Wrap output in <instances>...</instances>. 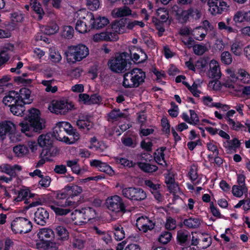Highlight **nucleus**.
<instances>
[{
  "instance_id": "14",
  "label": "nucleus",
  "mask_w": 250,
  "mask_h": 250,
  "mask_svg": "<svg viewBox=\"0 0 250 250\" xmlns=\"http://www.w3.org/2000/svg\"><path fill=\"white\" fill-rule=\"evenodd\" d=\"M15 130V125L11 121H5L0 123V139L5 138L6 134L13 133Z\"/></svg>"
},
{
  "instance_id": "48",
  "label": "nucleus",
  "mask_w": 250,
  "mask_h": 250,
  "mask_svg": "<svg viewBox=\"0 0 250 250\" xmlns=\"http://www.w3.org/2000/svg\"><path fill=\"white\" fill-rule=\"evenodd\" d=\"M161 126L163 132L165 134L169 135L170 125L167 118L163 117L161 119Z\"/></svg>"
},
{
  "instance_id": "57",
  "label": "nucleus",
  "mask_w": 250,
  "mask_h": 250,
  "mask_svg": "<svg viewBox=\"0 0 250 250\" xmlns=\"http://www.w3.org/2000/svg\"><path fill=\"white\" fill-rule=\"evenodd\" d=\"M140 52L141 53V55L142 56V58L140 59V56L139 54L137 53H134L133 54V58L132 60L134 62L140 63L144 62L145 60H146L147 58L146 55L143 51L142 50H140Z\"/></svg>"
},
{
  "instance_id": "55",
  "label": "nucleus",
  "mask_w": 250,
  "mask_h": 250,
  "mask_svg": "<svg viewBox=\"0 0 250 250\" xmlns=\"http://www.w3.org/2000/svg\"><path fill=\"white\" fill-rule=\"evenodd\" d=\"M86 5L88 8L92 11H95L100 6V2L99 0H86Z\"/></svg>"
},
{
  "instance_id": "29",
  "label": "nucleus",
  "mask_w": 250,
  "mask_h": 250,
  "mask_svg": "<svg viewBox=\"0 0 250 250\" xmlns=\"http://www.w3.org/2000/svg\"><path fill=\"white\" fill-rule=\"evenodd\" d=\"M190 118L186 114L183 113V119L186 122L191 125H197L199 122V119L197 114L195 113L194 110H190Z\"/></svg>"
},
{
  "instance_id": "2",
  "label": "nucleus",
  "mask_w": 250,
  "mask_h": 250,
  "mask_svg": "<svg viewBox=\"0 0 250 250\" xmlns=\"http://www.w3.org/2000/svg\"><path fill=\"white\" fill-rule=\"evenodd\" d=\"M40 111L37 109L33 108L29 110V114L26 121L20 123L19 125L21 127V131L26 133L27 136H30L28 133L30 130L40 133L45 127L44 120L41 119Z\"/></svg>"
},
{
  "instance_id": "40",
  "label": "nucleus",
  "mask_w": 250,
  "mask_h": 250,
  "mask_svg": "<svg viewBox=\"0 0 250 250\" xmlns=\"http://www.w3.org/2000/svg\"><path fill=\"white\" fill-rule=\"evenodd\" d=\"M75 29L81 33H85L89 31L84 23L82 17L77 21L75 25Z\"/></svg>"
},
{
  "instance_id": "6",
  "label": "nucleus",
  "mask_w": 250,
  "mask_h": 250,
  "mask_svg": "<svg viewBox=\"0 0 250 250\" xmlns=\"http://www.w3.org/2000/svg\"><path fill=\"white\" fill-rule=\"evenodd\" d=\"M122 195L126 198L132 201H141L146 199V192L140 188L122 187Z\"/></svg>"
},
{
  "instance_id": "64",
  "label": "nucleus",
  "mask_w": 250,
  "mask_h": 250,
  "mask_svg": "<svg viewBox=\"0 0 250 250\" xmlns=\"http://www.w3.org/2000/svg\"><path fill=\"white\" fill-rule=\"evenodd\" d=\"M41 178V180L39 181V184L43 188H47L49 187L51 182V178L48 176H46L43 177L42 176Z\"/></svg>"
},
{
  "instance_id": "26",
  "label": "nucleus",
  "mask_w": 250,
  "mask_h": 250,
  "mask_svg": "<svg viewBox=\"0 0 250 250\" xmlns=\"http://www.w3.org/2000/svg\"><path fill=\"white\" fill-rule=\"evenodd\" d=\"M19 170H21V168L18 165L12 167L9 165H4L3 166L0 167V171L2 172L5 173L11 177H15L16 176L15 169Z\"/></svg>"
},
{
  "instance_id": "63",
  "label": "nucleus",
  "mask_w": 250,
  "mask_h": 250,
  "mask_svg": "<svg viewBox=\"0 0 250 250\" xmlns=\"http://www.w3.org/2000/svg\"><path fill=\"white\" fill-rule=\"evenodd\" d=\"M188 17L190 16L195 20H198L200 18L201 14L197 9L190 8L187 10Z\"/></svg>"
},
{
  "instance_id": "10",
  "label": "nucleus",
  "mask_w": 250,
  "mask_h": 250,
  "mask_svg": "<svg viewBox=\"0 0 250 250\" xmlns=\"http://www.w3.org/2000/svg\"><path fill=\"white\" fill-rule=\"evenodd\" d=\"M74 106L72 103H68L64 101H53L48 107L49 110L56 114L64 115Z\"/></svg>"
},
{
  "instance_id": "9",
  "label": "nucleus",
  "mask_w": 250,
  "mask_h": 250,
  "mask_svg": "<svg viewBox=\"0 0 250 250\" xmlns=\"http://www.w3.org/2000/svg\"><path fill=\"white\" fill-rule=\"evenodd\" d=\"M106 205L107 208L112 212L118 213L126 211L123 199L118 195L108 197L106 200Z\"/></svg>"
},
{
  "instance_id": "17",
  "label": "nucleus",
  "mask_w": 250,
  "mask_h": 250,
  "mask_svg": "<svg viewBox=\"0 0 250 250\" xmlns=\"http://www.w3.org/2000/svg\"><path fill=\"white\" fill-rule=\"evenodd\" d=\"M18 102L20 103L18 92L14 90L7 92L2 99V103L8 106H11Z\"/></svg>"
},
{
  "instance_id": "51",
  "label": "nucleus",
  "mask_w": 250,
  "mask_h": 250,
  "mask_svg": "<svg viewBox=\"0 0 250 250\" xmlns=\"http://www.w3.org/2000/svg\"><path fill=\"white\" fill-rule=\"evenodd\" d=\"M115 160L117 163L121 164L124 167H133L135 165V163H133L132 161H130L128 160L123 158L116 157L115 158Z\"/></svg>"
},
{
  "instance_id": "33",
  "label": "nucleus",
  "mask_w": 250,
  "mask_h": 250,
  "mask_svg": "<svg viewBox=\"0 0 250 250\" xmlns=\"http://www.w3.org/2000/svg\"><path fill=\"white\" fill-rule=\"evenodd\" d=\"M84 23L86 25L89 30L94 29V16L91 12H88L82 17Z\"/></svg>"
},
{
  "instance_id": "32",
  "label": "nucleus",
  "mask_w": 250,
  "mask_h": 250,
  "mask_svg": "<svg viewBox=\"0 0 250 250\" xmlns=\"http://www.w3.org/2000/svg\"><path fill=\"white\" fill-rule=\"evenodd\" d=\"M137 164L139 167L145 172L151 173L155 172L158 169V167L155 165L147 163L138 162Z\"/></svg>"
},
{
  "instance_id": "62",
  "label": "nucleus",
  "mask_w": 250,
  "mask_h": 250,
  "mask_svg": "<svg viewBox=\"0 0 250 250\" xmlns=\"http://www.w3.org/2000/svg\"><path fill=\"white\" fill-rule=\"evenodd\" d=\"M108 116L111 119L116 120L119 118L124 117L125 114L121 112L119 109H114L109 113Z\"/></svg>"
},
{
  "instance_id": "47",
  "label": "nucleus",
  "mask_w": 250,
  "mask_h": 250,
  "mask_svg": "<svg viewBox=\"0 0 250 250\" xmlns=\"http://www.w3.org/2000/svg\"><path fill=\"white\" fill-rule=\"evenodd\" d=\"M248 192V188L246 190H243V187H240V186L234 185L232 187V192L234 196L238 197H241L244 193Z\"/></svg>"
},
{
  "instance_id": "15",
  "label": "nucleus",
  "mask_w": 250,
  "mask_h": 250,
  "mask_svg": "<svg viewBox=\"0 0 250 250\" xmlns=\"http://www.w3.org/2000/svg\"><path fill=\"white\" fill-rule=\"evenodd\" d=\"M34 221L38 225L44 226L49 219L48 212L42 208H38L35 212Z\"/></svg>"
},
{
  "instance_id": "31",
  "label": "nucleus",
  "mask_w": 250,
  "mask_h": 250,
  "mask_svg": "<svg viewBox=\"0 0 250 250\" xmlns=\"http://www.w3.org/2000/svg\"><path fill=\"white\" fill-rule=\"evenodd\" d=\"M65 190L69 193V197L77 196L81 193L83 189L81 187L76 185L65 186Z\"/></svg>"
},
{
  "instance_id": "44",
  "label": "nucleus",
  "mask_w": 250,
  "mask_h": 250,
  "mask_svg": "<svg viewBox=\"0 0 250 250\" xmlns=\"http://www.w3.org/2000/svg\"><path fill=\"white\" fill-rule=\"evenodd\" d=\"M32 8L34 11L39 15L38 19L42 20L43 15L44 14V12L43 9L41 7V5L39 2H38L36 0H34L33 2Z\"/></svg>"
},
{
  "instance_id": "34",
  "label": "nucleus",
  "mask_w": 250,
  "mask_h": 250,
  "mask_svg": "<svg viewBox=\"0 0 250 250\" xmlns=\"http://www.w3.org/2000/svg\"><path fill=\"white\" fill-rule=\"evenodd\" d=\"M190 238L191 235L187 231L180 230L177 232V239L181 244L185 243H188V240Z\"/></svg>"
},
{
  "instance_id": "11",
  "label": "nucleus",
  "mask_w": 250,
  "mask_h": 250,
  "mask_svg": "<svg viewBox=\"0 0 250 250\" xmlns=\"http://www.w3.org/2000/svg\"><path fill=\"white\" fill-rule=\"evenodd\" d=\"M208 4L209 6L208 10L213 15L227 11L229 7L228 3L222 0H208Z\"/></svg>"
},
{
  "instance_id": "7",
  "label": "nucleus",
  "mask_w": 250,
  "mask_h": 250,
  "mask_svg": "<svg viewBox=\"0 0 250 250\" xmlns=\"http://www.w3.org/2000/svg\"><path fill=\"white\" fill-rule=\"evenodd\" d=\"M11 228L15 233H26L31 230L32 225L31 222L27 219L18 217L12 222Z\"/></svg>"
},
{
  "instance_id": "30",
  "label": "nucleus",
  "mask_w": 250,
  "mask_h": 250,
  "mask_svg": "<svg viewBox=\"0 0 250 250\" xmlns=\"http://www.w3.org/2000/svg\"><path fill=\"white\" fill-rule=\"evenodd\" d=\"M207 34V31H204V28L202 26H198L192 30L191 33L194 39L198 41H202Z\"/></svg>"
},
{
  "instance_id": "19",
  "label": "nucleus",
  "mask_w": 250,
  "mask_h": 250,
  "mask_svg": "<svg viewBox=\"0 0 250 250\" xmlns=\"http://www.w3.org/2000/svg\"><path fill=\"white\" fill-rule=\"evenodd\" d=\"M90 165L99 168L101 171L105 172L109 175H112L114 171L110 166L105 163H103L101 161L94 160L90 162Z\"/></svg>"
},
{
  "instance_id": "60",
  "label": "nucleus",
  "mask_w": 250,
  "mask_h": 250,
  "mask_svg": "<svg viewBox=\"0 0 250 250\" xmlns=\"http://www.w3.org/2000/svg\"><path fill=\"white\" fill-rule=\"evenodd\" d=\"M126 27L128 30H132L136 26H139L141 27H143L145 26V23L142 21H130L129 20L127 21Z\"/></svg>"
},
{
  "instance_id": "24",
  "label": "nucleus",
  "mask_w": 250,
  "mask_h": 250,
  "mask_svg": "<svg viewBox=\"0 0 250 250\" xmlns=\"http://www.w3.org/2000/svg\"><path fill=\"white\" fill-rule=\"evenodd\" d=\"M54 235L52 229L46 228L40 229L38 233V237L41 241L52 240L54 237Z\"/></svg>"
},
{
  "instance_id": "23",
  "label": "nucleus",
  "mask_w": 250,
  "mask_h": 250,
  "mask_svg": "<svg viewBox=\"0 0 250 250\" xmlns=\"http://www.w3.org/2000/svg\"><path fill=\"white\" fill-rule=\"evenodd\" d=\"M53 139L50 134H42L38 139L39 145L42 147H50L53 146Z\"/></svg>"
},
{
  "instance_id": "25",
  "label": "nucleus",
  "mask_w": 250,
  "mask_h": 250,
  "mask_svg": "<svg viewBox=\"0 0 250 250\" xmlns=\"http://www.w3.org/2000/svg\"><path fill=\"white\" fill-rule=\"evenodd\" d=\"M57 149L54 146L43 147L40 154V158H45L48 160L49 158L56 156Z\"/></svg>"
},
{
  "instance_id": "35",
  "label": "nucleus",
  "mask_w": 250,
  "mask_h": 250,
  "mask_svg": "<svg viewBox=\"0 0 250 250\" xmlns=\"http://www.w3.org/2000/svg\"><path fill=\"white\" fill-rule=\"evenodd\" d=\"M114 236L116 240L121 241L125 237V232L123 227L120 225L113 226Z\"/></svg>"
},
{
  "instance_id": "50",
  "label": "nucleus",
  "mask_w": 250,
  "mask_h": 250,
  "mask_svg": "<svg viewBox=\"0 0 250 250\" xmlns=\"http://www.w3.org/2000/svg\"><path fill=\"white\" fill-rule=\"evenodd\" d=\"M209 61V58L208 57L202 58L196 62L195 67L199 69H203L207 65Z\"/></svg>"
},
{
  "instance_id": "36",
  "label": "nucleus",
  "mask_w": 250,
  "mask_h": 250,
  "mask_svg": "<svg viewBox=\"0 0 250 250\" xmlns=\"http://www.w3.org/2000/svg\"><path fill=\"white\" fill-rule=\"evenodd\" d=\"M13 151L18 157H22L28 152V149L25 145H19L13 147Z\"/></svg>"
},
{
  "instance_id": "54",
  "label": "nucleus",
  "mask_w": 250,
  "mask_h": 250,
  "mask_svg": "<svg viewBox=\"0 0 250 250\" xmlns=\"http://www.w3.org/2000/svg\"><path fill=\"white\" fill-rule=\"evenodd\" d=\"M157 15L161 20L162 22L166 21L168 18V12L165 8H159L157 11Z\"/></svg>"
},
{
  "instance_id": "27",
  "label": "nucleus",
  "mask_w": 250,
  "mask_h": 250,
  "mask_svg": "<svg viewBox=\"0 0 250 250\" xmlns=\"http://www.w3.org/2000/svg\"><path fill=\"white\" fill-rule=\"evenodd\" d=\"M94 29H95L103 28L109 23V21L106 17L101 16L94 17Z\"/></svg>"
},
{
  "instance_id": "37",
  "label": "nucleus",
  "mask_w": 250,
  "mask_h": 250,
  "mask_svg": "<svg viewBox=\"0 0 250 250\" xmlns=\"http://www.w3.org/2000/svg\"><path fill=\"white\" fill-rule=\"evenodd\" d=\"M243 45L238 41L234 42L231 45L230 50L236 56H240L243 53Z\"/></svg>"
},
{
  "instance_id": "4",
  "label": "nucleus",
  "mask_w": 250,
  "mask_h": 250,
  "mask_svg": "<svg viewBox=\"0 0 250 250\" xmlns=\"http://www.w3.org/2000/svg\"><path fill=\"white\" fill-rule=\"evenodd\" d=\"M130 57L126 52H123L115 56L108 61V64L111 70L115 73H122L130 67Z\"/></svg>"
},
{
  "instance_id": "16",
  "label": "nucleus",
  "mask_w": 250,
  "mask_h": 250,
  "mask_svg": "<svg viewBox=\"0 0 250 250\" xmlns=\"http://www.w3.org/2000/svg\"><path fill=\"white\" fill-rule=\"evenodd\" d=\"M65 133L58 123L53 128V135L57 140L63 141L67 144H73V142H70V139L65 136Z\"/></svg>"
},
{
  "instance_id": "42",
  "label": "nucleus",
  "mask_w": 250,
  "mask_h": 250,
  "mask_svg": "<svg viewBox=\"0 0 250 250\" xmlns=\"http://www.w3.org/2000/svg\"><path fill=\"white\" fill-rule=\"evenodd\" d=\"M221 60L224 64L229 65L233 61L232 55L229 51H224L221 55Z\"/></svg>"
},
{
  "instance_id": "8",
  "label": "nucleus",
  "mask_w": 250,
  "mask_h": 250,
  "mask_svg": "<svg viewBox=\"0 0 250 250\" xmlns=\"http://www.w3.org/2000/svg\"><path fill=\"white\" fill-rule=\"evenodd\" d=\"M75 219L80 225L85 224L96 216L95 210L91 207H85L82 209L75 210Z\"/></svg>"
},
{
  "instance_id": "13",
  "label": "nucleus",
  "mask_w": 250,
  "mask_h": 250,
  "mask_svg": "<svg viewBox=\"0 0 250 250\" xmlns=\"http://www.w3.org/2000/svg\"><path fill=\"white\" fill-rule=\"evenodd\" d=\"M75 205V203L74 202L71 201L67 199L64 203H60L58 202L57 205H50L49 206L55 212L56 215H64L68 213L70 211V210L69 209H63L59 207H74Z\"/></svg>"
},
{
  "instance_id": "56",
  "label": "nucleus",
  "mask_w": 250,
  "mask_h": 250,
  "mask_svg": "<svg viewBox=\"0 0 250 250\" xmlns=\"http://www.w3.org/2000/svg\"><path fill=\"white\" fill-rule=\"evenodd\" d=\"M171 237V233L166 231L161 234L158 240L160 243L166 244L170 240Z\"/></svg>"
},
{
  "instance_id": "41",
  "label": "nucleus",
  "mask_w": 250,
  "mask_h": 250,
  "mask_svg": "<svg viewBox=\"0 0 250 250\" xmlns=\"http://www.w3.org/2000/svg\"><path fill=\"white\" fill-rule=\"evenodd\" d=\"M59 29V26L55 22L50 23L47 25L44 29V32L47 35H53L57 33Z\"/></svg>"
},
{
  "instance_id": "12",
  "label": "nucleus",
  "mask_w": 250,
  "mask_h": 250,
  "mask_svg": "<svg viewBox=\"0 0 250 250\" xmlns=\"http://www.w3.org/2000/svg\"><path fill=\"white\" fill-rule=\"evenodd\" d=\"M90 116L88 115H81L76 122L78 128L84 133H87L93 127L94 124L90 121Z\"/></svg>"
},
{
  "instance_id": "49",
  "label": "nucleus",
  "mask_w": 250,
  "mask_h": 250,
  "mask_svg": "<svg viewBox=\"0 0 250 250\" xmlns=\"http://www.w3.org/2000/svg\"><path fill=\"white\" fill-rule=\"evenodd\" d=\"M73 28L70 26H65L63 27L62 32V36L65 38L70 39L73 36Z\"/></svg>"
},
{
  "instance_id": "61",
  "label": "nucleus",
  "mask_w": 250,
  "mask_h": 250,
  "mask_svg": "<svg viewBox=\"0 0 250 250\" xmlns=\"http://www.w3.org/2000/svg\"><path fill=\"white\" fill-rule=\"evenodd\" d=\"M56 230L57 235L61 239L66 238L68 237L67 230L64 227L62 226L58 227L56 228Z\"/></svg>"
},
{
  "instance_id": "1",
  "label": "nucleus",
  "mask_w": 250,
  "mask_h": 250,
  "mask_svg": "<svg viewBox=\"0 0 250 250\" xmlns=\"http://www.w3.org/2000/svg\"><path fill=\"white\" fill-rule=\"evenodd\" d=\"M129 19H122L115 21L111 24L112 31L106 30L105 32L96 34L93 36V40L98 42L101 41L114 42L118 40V34H122L126 32L127 22Z\"/></svg>"
},
{
  "instance_id": "18",
  "label": "nucleus",
  "mask_w": 250,
  "mask_h": 250,
  "mask_svg": "<svg viewBox=\"0 0 250 250\" xmlns=\"http://www.w3.org/2000/svg\"><path fill=\"white\" fill-rule=\"evenodd\" d=\"M210 70L208 72V76L215 80H218L221 76L219 65L217 61L212 60L209 63Z\"/></svg>"
},
{
  "instance_id": "28",
  "label": "nucleus",
  "mask_w": 250,
  "mask_h": 250,
  "mask_svg": "<svg viewBox=\"0 0 250 250\" xmlns=\"http://www.w3.org/2000/svg\"><path fill=\"white\" fill-rule=\"evenodd\" d=\"M24 104L22 103H18L10 107V111L13 114L18 116H22L23 114V112L25 110V108L24 107Z\"/></svg>"
},
{
  "instance_id": "38",
  "label": "nucleus",
  "mask_w": 250,
  "mask_h": 250,
  "mask_svg": "<svg viewBox=\"0 0 250 250\" xmlns=\"http://www.w3.org/2000/svg\"><path fill=\"white\" fill-rule=\"evenodd\" d=\"M183 223L188 228L192 229L198 228L201 225L200 220L198 218H189L185 219Z\"/></svg>"
},
{
  "instance_id": "20",
  "label": "nucleus",
  "mask_w": 250,
  "mask_h": 250,
  "mask_svg": "<svg viewBox=\"0 0 250 250\" xmlns=\"http://www.w3.org/2000/svg\"><path fill=\"white\" fill-rule=\"evenodd\" d=\"M111 14L114 18L127 17L131 15V10L129 7L124 6L114 9L112 11Z\"/></svg>"
},
{
  "instance_id": "5",
  "label": "nucleus",
  "mask_w": 250,
  "mask_h": 250,
  "mask_svg": "<svg viewBox=\"0 0 250 250\" xmlns=\"http://www.w3.org/2000/svg\"><path fill=\"white\" fill-rule=\"evenodd\" d=\"M65 54L68 62L75 63L86 58L89 54V49L85 45L82 44L72 45L68 47Z\"/></svg>"
},
{
  "instance_id": "3",
  "label": "nucleus",
  "mask_w": 250,
  "mask_h": 250,
  "mask_svg": "<svg viewBox=\"0 0 250 250\" xmlns=\"http://www.w3.org/2000/svg\"><path fill=\"white\" fill-rule=\"evenodd\" d=\"M146 78V73L140 68H134L124 75L123 85L126 88H136L141 85Z\"/></svg>"
},
{
  "instance_id": "22",
  "label": "nucleus",
  "mask_w": 250,
  "mask_h": 250,
  "mask_svg": "<svg viewBox=\"0 0 250 250\" xmlns=\"http://www.w3.org/2000/svg\"><path fill=\"white\" fill-rule=\"evenodd\" d=\"M173 10L176 12V19L181 23H186L189 17L187 10L179 9L176 5L173 6Z\"/></svg>"
},
{
  "instance_id": "45",
  "label": "nucleus",
  "mask_w": 250,
  "mask_h": 250,
  "mask_svg": "<svg viewBox=\"0 0 250 250\" xmlns=\"http://www.w3.org/2000/svg\"><path fill=\"white\" fill-rule=\"evenodd\" d=\"M166 149V148H161V152H158V154L156 153H155L154 159L155 161L158 164L162 165V166H166L167 164L164 159V154L163 153V151Z\"/></svg>"
},
{
  "instance_id": "59",
  "label": "nucleus",
  "mask_w": 250,
  "mask_h": 250,
  "mask_svg": "<svg viewBox=\"0 0 250 250\" xmlns=\"http://www.w3.org/2000/svg\"><path fill=\"white\" fill-rule=\"evenodd\" d=\"M15 82L18 84H22L24 85H29L32 82V80L31 79H25L22 77H15L14 78Z\"/></svg>"
},
{
  "instance_id": "43",
  "label": "nucleus",
  "mask_w": 250,
  "mask_h": 250,
  "mask_svg": "<svg viewBox=\"0 0 250 250\" xmlns=\"http://www.w3.org/2000/svg\"><path fill=\"white\" fill-rule=\"evenodd\" d=\"M54 82V80L46 81L43 80L42 82V83L45 86V91L46 92H51L52 93L56 92L58 90V87L56 86H52V83Z\"/></svg>"
},
{
  "instance_id": "21",
  "label": "nucleus",
  "mask_w": 250,
  "mask_h": 250,
  "mask_svg": "<svg viewBox=\"0 0 250 250\" xmlns=\"http://www.w3.org/2000/svg\"><path fill=\"white\" fill-rule=\"evenodd\" d=\"M31 93V91L27 88H21L19 92H18L20 103H22L24 104H30L32 101L30 99Z\"/></svg>"
},
{
  "instance_id": "53",
  "label": "nucleus",
  "mask_w": 250,
  "mask_h": 250,
  "mask_svg": "<svg viewBox=\"0 0 250 250\" xmlns=\"http://www.w3.org/2000/svg\"><path fill=\"white\" fill-rule=\"evenodd\" d=\"M193 50L196 55H202L208 50V48L205 45L196 44L193 46Z\"/></svg>"
},
{
  "instance_id": "46",
  "label": "nucleus",
  "mask_w": 250,
  "mask_h": 250,
  "mask_svg": "<svg viewBox=\"0 0 250 250\" xmlns=\"http://www.w3.org/2000/svg\"><path fill=\"white\" fill-rule=\"evenodd\" d=\"M247 12L243 11H237L234 15L233 20L236 22H242L246 21Z\"/></svg>"
},
{
  "instance_id": "52",
  "label": "nucleus",
  "mask_w": 250,
  "mask_h": 250,
  "mask_svg": "<svg viewBox=\"0 0 250 250\" xmlns=\"http://www.w3.org/2000/svg\"><path fill=\"white\" fill-rule=\"evenodd\" d=\"M150 220L146 216H141L136 220V226L139 229L141 228L145 227L146 224L149 223Z\"/></svg>"
},
{
  "instance_id": "39",
  "label": "nucleus",
  "mask_w": 250,
  "mask_h": 250,
  "mask_svg": "<svg viewBox=\"0 0 250 250\" xmlns=\"http://www.w3.org/2000/svg\"><path fill=\"white\" fill-rule=\"evenodd\" d=\"M211 238L207 234H202L199 243V248L205 249L208 247L211 244Z\"/></svg>"
},
{
  "instance_id": "58",
  "label": "nucleus",
  "mask_w": 250,
  "mask_h": 250,
  "mask_svg": "<svg viewBox=\"0 0 250 250\" xmlns=\"http://www.w3.org/2000/svg\"><path fill=\"white\" fill-rule=\"evenodd\" d=\"M14 46L12 45H8L7 47H4L0 53V58L2 59L5 62L8 61L9 56L6 53L7 50H12Z\"/></svg>"
}]
</instances>
